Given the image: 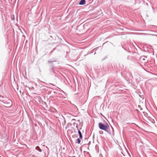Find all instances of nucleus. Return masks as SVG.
Returning <instances> with one entry per match:
<instances>
[{"instance_id":"nucleus-1","label":"nucleus","mask_w":157,"mask_h":157,"mask_svg":"<svg viewBox=\"0 0 157 157\" xmlns=\"http://www.w3.org/2000/svg\"><path fill=\"white\" fill-rule=\"evenodd\" d=\"M98 126L100 129L108 132V125H105L102 123L100 122L98 123Z\"/></svg>"},{"instance_id":"nucleus-2","label":"nucleus","mask_w":157,"mask_h":157,"mask_svg":"<svg viewBox=\"0 0 157 157\" xmlns=\"http://www.w3.org/2000/svg\"><path fill=\"white\" fill-rule=\"evenodd\" d=\"M3 103L4 104V106L6 107H10L11 105V103L9 102H6L4 101H2Z\"/></svg>"},{"instance_id":"nucleus-3","label":"nucleus","mask_w":157,"mask_h":157,"mask_svg":"<svg viewBox=\"0 0 157 157\" xmlns=\"http://www.w3.org/2000/svg\"><path fill=\"white\" fill-rule=\"evenodd\" d=\"M86 3L85 0H81L79 3V5H84Z\"/></svg>"},{"instance_id":"nucleus-4","label":"nucleus","mask_w":157,"mask_h":157,"mask_svg":"<svg viewBox=\"0 0 157 157\" xmlns=\"http://www.w3.org/2000/svg\"><path fill=\"white\" fill-rule=\"evenodd\" d=\"M78 133L79 135L80 138L82 139V136L81 132L79 130H78Z\"/></svg>"},{"instance_id":"nucleus-5","label":"nucleus","mask_w":157,"mask_h":157,"mask_svg":"<svg viewBox=\"0 0 157 157\" xmlns=\"http://www.w3.org/2000/svg\"><path fill=\"white\" fill-rule=\"evenodd\" d=\"M35 149L36 150H37L39 152H41L42 151V150L38 146L36 147L35 148Z\"/></svg>"},{"instance_id":"nucleus-6","label":"nucleus","mask_w":157,"mask_h":157,"mask_svg":"<svg viewBox=\"0 0 157 157\" xmlns=\"http://www.w3.org/2000/svg\"><path fill=\"white\" fill-rule=\"evenodd\" d=\"M81 140L79 138H78L76 141V143L79 144L80 143Z\"/></svg>"},{"instance_id":"nucleus-7","label":"nucleus","mask_w":157,"mask_h":157,"mask_svg":"<svg viewBox=\"0 0 157 157\" xmlns=\"http://www.w3.org/2000/svg\"><path fill=\"white\" fill-rule=\"evenodd\" d=\"M20 90H19V91L20 92V93L21 94H24V90H23L24 89H20ZM24 90H25V89H24Z\"/></svg>"},{"instance_id":"nucleus-8","label":"nucleus","mask_w":157,"mask_h":157,"mask_svg":"<svg viewBox=\"0 0 157 157\" xmlns=\"http://www.w3.org/2000/svg\"><path fill=\"white\" fill-rule=\"evenodd\" d=\"M107 56H106L105 57V58H103L102 59H101V60H102V61H103V60H105V59H107Z\"/></svg>"},{"instance_id":"nucleus-9","label":"nucleus","mask_w":157,"mask_h":157,"mask_svg":"<svg viewBox=\"0 0 157 157\" xmlns=\"http://www.w3.org/2000/svg\"><path fill=\"white\" fill-rule=\"evenodd\" d=\"M56 49V48H53V49H52V50L51 51V52H53Z\"/></svg>"},{"instance_id":"nucleus-10","label":"nucleus","mask_w":157,"mask_h":157,"mask_svg":"<svg viewBox=\"0 0 157 157\" xmlns=\"http://www.w3.org/2000/svg\"><path fill=\"white\" fill-rule=\"evenodd\" d=\"M56 62V61H49V63H52V62Z\"/></svg>"},{"instance_id":"nucleus-11","label":"nucleus","mask_w":157,"mask_h":157,"mask_svg":"<svg viewBox=\"0 0 157 157\" xmlns=\"http://www.w3.org/2000/svg\"><path fill=\"white\" fill-rule=\"evenodd\" d=\"M50 85H52V86H55V85H54L53 84H51V83H49Z\"/></svg>"},{"instance_id":"nucleus-12","label":"nucleus","mask_w":157,"mask_h":157,"mask_svg":"<svg viewBox=\"0 0 157 157\" xmlns=\"http://www.w3.org/2000/svg\"><path fill=\"white\" fill-rule=\"evenodd\" d=\"M76 127L77 128V129H78V125L77 124L76 125Z\"/></svg>"},{"instance_id":"nucleus-13","label":"nucleus","mask_w":157,"mask_h":157,"mask_svg":"<svg viewBox=\"0 0 157 157\" xmlns=\"http://www.w3.org/2000/svg\"><path fill=\"white\" fill-rule=\"evenodd\" d=\"M46 147L48 149V150H49V149H48V147L47 146H46Z\"/></svg>"},{"instance_id":"nucleus-14","label":"nucleus","mask_w":157,"mask_h":157,"mask_svg":"<svg viewBox=\"0 0 157 157\" xmlns=\"http://www.w3.org/2000/svg\"><path fill=\"white\" fill-rule=\"evenodd\" d=\"M106 43V42L105 43H104L103 44V45H104Z\"/></svg>"},{"instance_id":"nucleus-15","label":"nucleus","mask_w":157,"mask_h":157,"mask_svg":"<svg viewBox=\"0 0 157 157\" xmlns=\"http://www.w3.org/2000/svg\"><path fill=\"white\" fill-rule=\"evenodd\" d=\"M19 89H17V91H18Z\"/></svg>"},{"instance_id":"nucleus-16","label":"nucleus","mask_w":157,"mask_h":157,"mask_svg":"<svg viewBox=\"0 0 157 157\" xmlns=\"http://www.w3.org/2000/svg\"><path fill=\"white\" fill-rule=\"evenodd\" d=\"M49 88L51 89V88H52V87H49Z\"/></svg>"},{"instance_id":"nucleus-17","label":"nucleus","mask_w":157,"mask_h":157,"mask_svg":"<svg viewBox=\"0 0 157 157\" xmlns=\"http://www.w3.org/2000/svg\"><path fill=\"white\" fill-rule=\"evenodd\" d=\"M57 87V88H58V89L59 88V87Z\"/></svg>"}]
</instances>
